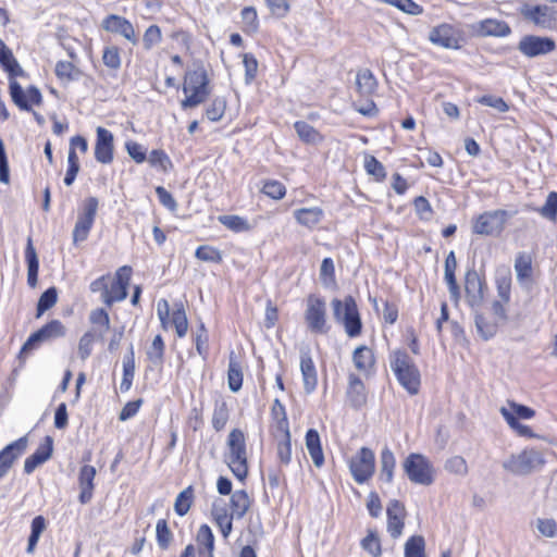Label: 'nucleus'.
<instances>
[{
    "mask_svg": "<svg viewBox=\"0 0 557 557\" xmlns=\"http://www.w3.org/2000/svg\"><path fill=\"white\" fill-rule=\"evenodd\" d=\"M227 450L224 454V461L232 473L240 481L248 474V460L246 437L240 429H233L226 441Z\"/></svg>",
    "mask_w": 557,
    "mask_h": 557,
    "instance_id": "f257e3e1",
    "label": "nucleus"
},
{
    "mask_svg": "<svg viewBox=\"0 0 557 557\" xmlns=\"http://www.w3.org/2000/svg\"><path fill=\"white\" fill-rule=\"evenodd\" d=\"M212 87L207 72H185L183 92L185 98L181 101L183 110L196 108L210 96Z\"/></svg>",
    "mask_w": 557,
    "mask_h": 557,
    "instance_id": "f03ea898",
    "label": "nucleus"
},
{
    "mask_svg": "<svg viewBox=\"0 0 557 557\" xmlns=\"http://www.w3.org/2000/svg\"><path fill=\"white\" fill-rule=\"evenodd\" d=\"M334 320L343 324L349 337H357L362 330V322L358 306L352 296L348 295L343 300L334 298L331 301Z\"/></svg>",
    "mask_w": 557,
    "mask_h": 557,
    "instance_id": "7ed1b4c3",
    "label": "nucleus"
},
{
    "mask_svg": "<svg viewBox=\"0 0 557 557\" xmlns=\"http://www.w3.org/2000/svg\"><path fill=\"white\" fill-rule=\"evenodd\" d=\"M391 368L399 384L410 395H416L420 388V372L410 356L404 351H395L391 357Z\"/></svg>",
    "mask_w": 557,
    "mask_h": 557,
    "instance_id": "20e7f679",
    "label": "nucleus"
},
{
    "mask_svg": "<svg viewBox=\"0 0 557 557\" xmlns=\"http://www.w3.org/2000/svg\"><path fill=\"white\" fill-rule=\"evenodd\" d=\"M545 463L543 454L534 448H527L511 454L503 461V468L513 475H528Z\"/></svg>",
    "mask_w": 557,
    "mask_h": 557,
    "instance_id": "39448f33",
    "label": "nucleus"
},
{
    "mask_svg": "<svg viewBox=\"0 0 557 557\" xmlns=\"http://www.w3.org/2000/svg\"><path fill=\"white\" fill-rule=\"evenodd\" d=\"M304 319L308 330L313 334L325 335L331 330L327 322L326 302L319 295L310 294L307 297Z\"/></svg>",
    "mask_w": 557,
    "mask_h": 557,
    "instance_id": "423d86ee",
    "label": "nucleus"
},
{
    "mask_svg": "<svg viewBox=\"0 0 557 557\" xmlns=\"http://www.w3.org/2000/svg\"><path fill=\"white\" fill-rule=\"evenodd\" d=\"M401 466L410 482L425 486L433 483L434 468L424 455L411 453L405 458Z\"/></svg>",
    "mask_w": 557,
    "mask_h": 557,
    "instance_id": "0eeeda50",
    "label": "nucleus"
},
{
    "mask_svg": "<svg viewBox=\"0 0 557 557\" xmlns=\"http://www.w3.org/2000/svg\"><path fill=\"white\" fill-rule=\"evenodd\" d=\"M516 214L507 210H493L480 214L473 222V233L484 236H498L505 228L507 221Z\"/></svg>",
    "mask_w": 557,
    "mask_h": 557,
    "instance_id": "6e6552de",
    "label": "nucleus"
},
{
    "mask_svg": "<svg viewBox=\"0 0 557 557\" xmlns=\"http://www.w3.org/2000/svg\"><path fill=\"white\" fill-rule=\"evenodd\" d=\"M10 74V96L13 103L22 111H32V106H40L42 103V95L35 86L24 89L13 76L23 75L24 72H9Z\"/></svg>",
    "mask_w": 557,
    "mask_h": 557,
    "instance_id": "1a4fd4ad",
    "label": "nucleus"
},
{
    "mask_svg": "<svg viewBox=\"0 0 557 557\" xmlns=\"http://www.w3.org/2000/svg\"><path fill=\"white\" fill-rule=\"evenodd\" d=\"M349 470L358 484L368 482L375 471V455L372 449L361 447L349 460Z\"/></svg>",
    "mask_w": 557,
    "mask_h": 557,
    "instance_id": "9d476101",
    "label": "nucleus"
},
{
    "mask_svg": "<svg viewBox=\"0 0 557 557\" xmlns=\"http://www.w3.org/2000/svg\"><path fill=\"white\" fill-rule=\"evenodd\" d=\"M520 13L524 20L540 28L554 29L557 26V11L553 7L525 3Z\"/></svg>",
    "mask_w": 557,
    "mask_h": 557,
    "instance_id": "9b49d317",
    "label": "nucleus"
},
{
    "mask_svg": "<svg viewBox=\"0 0 557 557\" xmlns=\"http://www.w3.org/2000/svg\"><path fill=\"white\" fill-rule=\"evenodd\" d=\"M132 268L121 267L116 272L111 285H108L106 295H102V301L111 307L114 302L124 300L127 297V286L129 284Z\"/></svg>",
    "mask_w": 557,
    "mask_h": 557,
    "instance_id": "f8f14e48",
    "label": "nucleus"
},
{
    "mask_svg": "<svg viewBox=\"0 0 557 557\" xmlns=\"http://www.w3.org/2000/svg\"><path fill=\"white\" fill-rule=\"evenodd\" d=\"M429 39L432 44L446 49H459L463 42L461 32L449 24L434 27L429 34Z\"/></svg>",
    "mask_w": 557,
    "mask_h": 557,
    "instance_id": "ddd939ff",
    "label": "nucleus"
},
{
    "mask_svg": "<svg viewBox=\"0 0 557 557\" xmlns=\"http://www.w3.org/2000/svg\"><path fill=\"white\" fill-rule=\"evenodd\" d=\"M65 334V327L59 320H52L45 324L38 331L34 332L22 347V352L35 349L38 344L62 337Z\"/></svg>",
    "mask_w": 557,
    "mask_h": 557,
    "instance_id": "4468645a",
    "label": "nucleus"
},
{
    "mask_svg": "<svg viewBox=\"0 0 557 557\" xmlns=\"http://www.w3.org/2000/svg\"><path fill=\"white\" fill-rule=\"evenodd\" d=\"M485 283L481 280L474 268L468 269L465 274V290L467 302L472 309H480L484 299Z\"/></svg>",
    "mask_w": 557,
    "mask_h": 557,
    "instance_id": "2eb2a0df",
    "label": "nucleus"
},
{
    "mask_svg": "<svg viewBox=\"0 0 557 557\" xmlns=\"http://www.w3.org/2000/svg\"><path fill=\"white\" fill-rule=\"evenodd\" d=\"M101 27L108 33L122 36L134 46L138 44L133 24L121 15L110 14L106 16L101 22Z\"/></svg>",
    "mask_w": 557,
    "mask_h": 557,
    "instance_id": "dca6fc26",
    "label": "nucleus"
},
{
    "mask_svg": "<svg viewBox=\"0 0 557 557\" xmlns=\"http://www.w3.org/2000/svg\"><path fill=\"white\" fill-rule=\"evenodd\" d=\"M114 158V137L109 129L96 128L95 159L102 164H110Z\"/></svg>",
    "mask_w": 557,
    "mask_h": 557,
    "instance_id": "f3484780",
    "label": "nucleus"
},
{
    "mask_svg": "<svg viewBox=\"0 0 557 557\" xmlns=\"http://www.w3.org/2000/svg\"><path fill=\"white\" fill-rule=\"evenodd\" d=\"M27 444V436H22L0 450V479L8 474L14 462L25 453Z\"/></svg>",
    "mask_w": 557,
    "mask_h": 557,
    "instance_id": "a211bd4d",
    "label": "nucleus"
},
{
    "mask_svg": "<svg viewBox=\"0 0 557 557\" xmlns=\"http://www.w3.org/2000/svg\"><path fill=\"white\" fill-rule=\"evenodd\" d=\"M469 32L479 37H506L510 34V27L506 22L495 18H486L470 24Z\"/></svg>",
    "mask_w": 557,
    "mask_h": 557,
    "instance_id": "6ab92c4d",
    "label": "nucleus"
},
{
    "mask_svg": "<svg viewBox=\"0 0 557 557\" xmlns=\"http://www.w3.org/2000/svg\"><path fill=\"white\" fill-rule=\"evenodd\" d=\"M518 49L528 57H537L546 54L555 49V41L547 37L524 36L518 46Z\"/></svg>",
    "mask_w": 557,
    "mask_h": 557,
    "instance_id": "aec40b11",
    "label": "nucleus"
},
{
    "mask_svg": "<svg viewBox=\"0 0 557 557\" xmlns=\"http://www.w3.org/2000/svg\"><path fill=\"white\" fill-rule=\"evenodd\" d=\"M53 451V438L46 436L37 449L24 461V472L30 474L37 467L50 459Z\"/></svg>",
    "mask_w": 557,
    "mask_h": 557,
    "instance_id": "412c9836",
    "label": "nucleus"
},
{
    "mask_svg": "<svg viewBox=\"0 0 557 557\" xmlns=\"http://www.w3.org/2000/svg\"><path fill=\"white\" fill-rule=\"evenodd\" d=\"M300 371L304 389L307 394H311L318 385V373L309 349L300 351Z\"/></svg>",
    "mask_w": 557,
    "mask_h": 557,
    "instance_id": "4be33fe9",
    "label": "nucleus"
},
{
    "mask_svg": "<svg viewBox=\"0 0 557 557\" xmlns=\"http://www.w3.org/2000/svg\"><path fill=\"white\" fill-rule=\"evenodd\" d=\"M347 399L351 407L358 409L367 403V392L363 382L355 373L348 375Z\"/></svg>",
    "mask_w": 557,
    "mask_h": 557,
    "instance_id": "5701e85b",
    "label": "nucleus"
},
{
    "mask_svg": "<svg viewBox=\"0 0 557 557\" xmlns=\"http://www.w3.org/2000/svg\"><path fill=\"white\" fill-rule=\"evenodd\" d=\"M96 476V469L92 466L85 465L79 470L78 483L81 493L78 499L82 504H87L92 498L94 480Z\"/></svg>",
    "mask_w": 557,
    "mask_h": 557,
    "instance_id": "b1692460",
    "label": "nucleus"
},
{
    "mask_svg": "<svg viewBox=\"0 0 557 557\" xmlns=\"http://www.w3.org/2000/svg\"><path fill=\"white\" fill-rule=\"evenodd\" d=\"M211 515H212L215 523L220 528V531H221L223 537L227 539L230 536V534L232 533V530H233L232 521H233V519H235V517H232V513L230 516L227 515V509H226L225 503L222 499L215 500L213 503L212 509H211Z\"/></svg>",
    "mask_w": 557,
    "mask_h": 557,
    "instance_id": "393cba45",
    "label": "nucleus"
},
{
    "mask_svg": "<svg viewBox=\"0 0 557 557\" xmlns=\"http://www.w3.org/2000/svg\"><path fill=\"white\" fill-rule=\"evenodd\" d=\"M352 362L357 370L369 375L375 364V357L371 348L361 345L352 352Z\"/></svg>",
    "mask_w": 557,
    "mask_h": 557,
    "instance_id": "a878e982",
    "label": "nucleus"
},
{
    "mask_svg": "<svg viewBox=\"0 0 557 557\" xmlns=\"http://www.w3.org/2000/svg\"><path fill=\"white\" fill-rule=\"evenodd\" d=\"M306 447L317 468L324 465V454L322 450L321 438L317 430L309 429L306 433Z\"/></svg>",
    "mask_w": 557,
    "mask_h": 557,
    "instance_id": "bb28decb",
    "label": "nucleus"
},
{
    "mask_svg": "<svg viewBox=\"0 0 557 557\" xmlns=\"http://www.w3.org/2000/svg\"><path fill=\"white\" fill-rule=\"evenodd\" d=\"M25 260L27 263V284L34 288L38 282L39 260L30 237L27 238Z\"/></svg>",
    "mask_w": 557,
    "mask_h": 557,
    "instance_id": "cd10ccee",
    "label": "nucleus"
},
{
    "mask_svg": "<svg viewBox=\"0 0 557 557\" xmlns=\"http://www.w3.org/2000/svg\"><path fill=\"white\" fill-rule=\"evenodd\" d=\"M472 310L474 311V323L479 335L484 341L493 338L497 333L499 321L496 318H486L479 309Z\"/></svg>",
    "mask_w": 557,
    "mask_h": 557,
    "instance_id": "c85d7f7f",
    "label": "nucleus"
},
{
    "mask_svg": "<svg viewBox=\"0 0 557 557\" xmlns=\"http://www.w3.org/2000/svg\"><path fill=\"white\" fill-rule=\"evenodd\" d=\"M324 212L319 207L300 208L294 211V218L296 221L308 228H313L323 219Z\"/></svg>",
    "mask_w": 557,
    "mask_h": 557,
    "instance_id": "c756f323",
    "label": "nucleus"
},
{
    "mask_svg": "<svg viewBox=\"0 0 557 557\" xmlns=\"http://www.w3.org/2000/svg\"><path fill=\"white\" fill-rule=\"evenodd\" d=\"M227 384L228 388L236 393L243 386V369L240 362L237 360L234 351L230 354L228 369H227Z\"/></svg>",
    "mask_w": 557,
    "mask_h": 557,
    "instance_id": "7c9ffc66",
    "label": "nucleus"
},
{
    "mask_svg": "<svg viewBox=\"0 0 557 557\" xmlns=\"http://www.w3.org/2000/svg\"><path fill=\"white\" fill-rule=\"evenodd\" d=\"M356 88L361 97H371L377 89V81L372 72H357Z\"/></svg>",
    "mask_w": 557,
    "mask_h": 557,
    "instance_id": "2f4dec72",
    "label": "nucleus"
},
{
    "mask_svg": "<svg viewBox=\"0 0 557 557\" xmlns=\"http://www.w3.org/2000/svg\"><path fill=\"white\" fill-rule=\"evenodd\" d=\"M396 459L393 451L388 447H384L380 456V478L387 483H392L394 479V470Z\"/></svg>",
    "mask_w": 557,
    "mask_h": 557,
    "instance_id": "473e14b6",
    "label": "nucleus"
},
{
    "mask_svg": "<svg viewBox=\"0 0 557 557\" xmlns=\"http://www.w3.org/2000/svg\"><path fill=\"white\" fill-rule=\"evenodd\" d=\"M250 507L248 494L244 490L235 491L231 496V513L235 519H242Z\"/></svg>",
    "mask_w": 557,
    "mask_h": 557,
    "instance_id": "72a5a7b5",
    "label": "nucleus"
},
{
    "mask_svg": "<svg viewBox=\"0 0 557 557\" xmlns=\"http://www.w3.org/2000/svg\"><path fill=\"white\" fill-rule=\"evenodd\" d=\"M135 376V359L133 345L129 347V354L123 359V377L120 384L122 393H126L131 389L133 380Z\"/></svg>",
    "mask_w": 557,
    "mask_h": 557,
    "instance_id": "f704fd0d",
    "label": "nucleus"
},
{
    "mask_svg": "<svg viewBox=\"0 0 557 557\" xmlns=\"http://www.w3.org/2000/svg\"><path fill=\"white\" fill-rule=\"evenodd\" d=\"M47 528V520L44 516H36L30 523V534L26 547L27 554H34L42 532Z\"/></svg>",
    "mask_w": 557,
    "mask_h": 557,
    "instance_id": "c9c22d12",
    "label": "nucleus"
},
{
    "mask_svg": "<svg viewBox=\"0 0 557 557\" xmlns=\"http://www.w3.org/2000/svg\"><path fill=\"white\" fill-rule=\"evenodd\" d=\"M99 201L96 197H88L84 200L82 211L78 213L77 223L92 227Z\"/></svg>",
    "mask_w": 557,
    "mask_h": 557,
    "instance_id": "e433bc0d",
    "label": "nucleus"
},
{
    "mask_svg": "<svg viewBox=\"0 0 557 557\" xmlns=\"http://www.w3.org/2000/svg\"><path fill=\"white\" fill-rule=\"evenodd\" d=\"M218 221L226 228L236 233L248 232L251 228L247 219L235 214L219 215Z\"/></svg>",
    "mask_w": 557,
    "mask_h": 557,
    "instance_id": "4c0bfd02",
    "label": "nucleus"
},
{
    "mask_svg": "<svg viewBox=\"0 0 557 557\" xmlns=\"http://www.w3.org/2000/svg\"><path fill=\"white\" fill-rule=\"evenodd\" d=\"M89 321L95 325L94 329L97 330L98 338L103 339L104 333L110 327V318L108 312L102 308L95 309L89 314Z\"/></svg>",
    "mask_w": 557,
    "mask_h": 557,
    "instance_id": "58836bf2",
    "label": "nucleus"
},
{
    "mask_svg": "<svg viewBox=\"0 0 557 557\" xmlns=\"http://www.w3.org/2000/svg\"><path fill=\"white\" fill-rule=\"evenodd\" d=\"M165 345L161 335L154 336L151 345L148 347L146 355L151 364L159 367L164 360Z\"/></svg>",
    "mask_w": 557,
    "mask_h": 557,
    "instance_id": "ea45409f",
    "label": "nucleus"
},
{
    "mask_svg": "<svg viewBox=\"0 0 557 557\" xmlns=\"http://www.w3.org/2000/svg\"><path fill=\"white\" fill-rule=\"evenodd\" d=\"M405 557H426L425 540L421 535L410 536L404 547Z\"/></svg>",
    "mask_w": 557,
    "mask_h": 557,
    "instance_id": "a19ab883",
    "label": "nucleus"
},
{
    "mask_svg": "<svg viewBox=\"0 0 557 557\" xmlns=\"http://www.w3.org/2000/svg\"><path fill=\"white\" fill-rule=\"evenodd\" d=\"M171 323L174 325L178 337H184L187 334L188 321L183 304H175V309L171 317Z\"/></svg>",
    "mask_w": 557,
    "mask_h": 557,
    "instance_id": "79ce46f5",
    "label": "nucleus"
},
{
    "mask_svg": "<svg viewBox=\"0 0 557 557\" xmlns=\"http://www.w3.org/2000/svg\"><path fill=\"white\" fill-rule=\"evenodd\" d=\"M193 498H194V488H193V486H187L185 490H183L176 496V499L174 503L175 512L181 517L185 516L190 509Z\"/></svg>",
    "mask_w": 557,
    "mask_h": 557,
    "instance_id": "37998d69",
    "label": "nucleus"
},
{
    "mask_svg": "<svg viewBox=\"0 0 557 557\" xmlns=\"http://www.w3.org/2000/svg\"><path fill=\"white\" fill-rule=\"evenodd\" d=\"M156 539L158 546L165 550L173 541V533L170 530L165 519H159L156 525Z\"/></svg>",
    "mask_w": 557,
    "mask_h": 557,
    "instance_id": "c03bdc74",
    "label": "nucleus"
},
{
    "mask_svg": "<svg viewBox=\"0 0 557 557\" xmlns=\"http://www.w3.org/2000/svg\"><path fill=\"white\" fill-rule=\"evenodd\" d=\"M320 280L324 287L335 286V267L332 258H324L320 268Z\"/></svg>",
    "mask_w": 557,
    "mask_h": 557,
    "instance_id": "a18cd8bd",
    "label": "nucleus"
},
{
    "mask_svg": "<svg viewBox=\"0 0 557 557\" xmlns=\"http://www.w3.org/2000/svg\"><path fill=\"white\" fill-rule=\"evenodd\" d=\"M534 210L539 212L543 218L555 222L557 220V193L550 191L544 206Z\"/></svg>",
    "mask_w": 557,
    "mask_h": 557,
    "instance_id": "49530a36",
    "label": "nucleus"
},
{
    "mask_svg": "<svg viewBox=\"0 0 557 557\" xmlns=\"http://www.w3.org/2000/svg\"><path fill=\"white\" fill-rule=\"evenodd\" d=\"M515 270L519 281L530 277L532 273L531 257L525 252L519 253L515 260Z\"/></svg>",
    "mask_w": 557,
    "mask_h": 557,
    "instance_id": "de8ad7c7",
    "label": "nucleus"
},
{
    "mask_svg": "<svg viewBox=\"0 0 557 557\" xmlns=\"http://www.w3.org/2000/svg\"><path fill=\"white\" fill-rule=\"evenodd\" d=\"M228 420V408L225 401L215 403L212 414V426L219 432L224 429Z\"/></svg>",
    "mask_w": 557,
    "mask_h": 557,
    "instance_id": "09e8293b",
    "label": "nucleus"
},
{
    "mask_svg": "<svg viewBox=\"0 0 557 557\" xmlns=\"http://www.w3.org/2000/svg\"><path fill=\"white\" fill-rule=\"evenodd\" d=\"M98 338L97 330L92 329L87 331L78 342V356L82 360H86L92 351V344Z\"/></svg>",
    "mask_w": 557,
    "mask_h": 557,
    "instance_id": "8fccbe9b",
    "label": "nucleus"
},
{
    "mask_svg": "<svg viewBox=\"0 0 557 557\" xmlns=\"http://www.w3.org/2000/svg\"><path fill=\"white\" fill-rule=\"evenodd\" d=\"M500 413L508 423V425L512 430L517 431L519 435L527 437L534 436L531 429L528 425L521 424L509 409H507L506 407H502Z\"/></svg>",
    "mask_w": 557,
    "mask_h": 557,
    "instance_id": "3c124183",
    "label": "nucleus"
},
{
    "mask_svg": "<svg viewBox=\"0 0 557 557\" xmlns=\"http://www.w3.org/2000/svg\"><path fill=\"white\" fill-rule=\"evenodd\" d=\"M226 109V101L223 97H215L206 109V116L211 122L220 121Z\"/></svg>",
    "mask_w": 557,
    "mask_h": 557,
    "instance_id": "603ef678",
    "label": "nucleus"
},
{
    "mask_svg": "<svg viewBox=\"0 0 557 557\" xmlns=\"http://www.w3.org/2000/svg\"><path fill=\"white\" fill-rule=\"evenodd\" d=\"M195 257L205 262L221 263L223 258L218 248L209 245L199 246L196 249Z\"/></svg>",
    "mask_w": 557,
    "mask_h": 557,
    "instance_id": "864d4df0",
    "label": "nucleus"
},
{
    "mask_svg": "<svg viewBox=\"0 0 557 557\" xmlns=\"http://www.w3.org/2000/svg\"><path fill=\"white\" fill-rule=\"evenodd\" d=\"M294 127L299 138L305 143L313 144L319 139L317 129L305 121H297Z\"/></svg>",
    "mask_w": 557,
    "mask_h": 557,
    "instance_id": "5fc2aeb1",
    "label": "nucleus"
},
{
    "mask_svg": "<svg viewBox=\"0 0 557 557\" xmlns=\"http://www.w3.org/2000/svg\"><path fill=\"white\" fill-rule=\"evenodd\" d=\"M196 541L198 549L214 550V535L208 524H202L198 529Z\"/></svg>",
    "mask_w": 557,
    "mask_h": 557,
    "instance_id": "6e6d98bb",
    "label": "nucleus"
},
{
    "mask_svg": "<svg viewBox=\"0 0 557 557\" xmlns=\"http://www.w3.org/2000/svg\"><path fill=\"white\" fill-rule=\"evenodd\" d=\"M364 169L369 175L374 176L379 182L384 181L386 177L384 165L373 156H366Z\"/></svg>",
    "mask_w": 557,
    "mask_h": 557,
    "instance_id": "4d7b16f0",
    "label": "nucleus"
},
{
    "mask_svg": "<svg viewBox=\"0 0 557 557\" xmlns=\"http://www.w3.org/2000/svg\"><path fill=\"white\" fill-rule=\"evenodd\" d=\"M58 300V293L55 287H49L39 297L37 304V317H40L44 312L49 310L55 305Z\"/></svg>",
    "mask_w": 557,
    "mask_h": 557,
    "instance_id": "13d9d810",
    "label": "nucleus"
},
{
    "mask_svg": "<svg viewBox=\"0 0 557 557\" xmlns=\"http://www.w3.org/2000/svg\"><path fill=\"white\" fill-rule=\"evenodd\" d=\"M208 342L209 336L207 329L203 323H200L198 330L194 334V343L198 355L201 356L202 359H207L208 356Z\"/></svg>",
    "mask_w": 557,
    "mask_h": 557,
    "instance_id": "bf43d9fd",
    "label": "nucleus"
},
{
    "mask_svg": "<svg viewBox=\"0 0 557 557\" xmlns=\"http://www.w3.org/2000/svg\"><path fill=\"white\" fill-rule=\"evenodd\" d=\"M497 294L498 297L504 301L510 300V288H511V275L509 271H505L499 274L496 278Z\"/></svg>",
    "mask_w": 557,
    "mask_h": 557,
    "instance_id": "052dcab7",
    "label": "nucleus"
},
{
    "mask_svg": "<svg viewBox=\"0 0 557 557\" xmlns=\"http://www.w3.org/2000/svg\"><path fill=\"white\" fill-rule=\"evenodd\" d=\"M162 33L158 25H150L144 33L143 46L144 49L150 50L161 42Z\"/></svg>",
    "mask_w": 557,
    "mask_h": 557,
    "instance_id": "680f3d73",
    "label": "nucleus"
},
{
    "mask_svg": "<svg viewBox=\"0 0 557 557\" xmlns=\"http://www.w3.org/2000/svg\"><path fill=\"white\" fill-rule=\"evenodd\" d=\"M243 21V29L246 33H253L258 28V15L257 11L252 7H246L243 9L242 13Z\"/></svg>",
    "mask_w": 557,
    "mask_h": 557,
    "instance_id": "e2e57ef3",
    "label": "nucleus"
},
{
    "mask_svg": "<svg viewBox=\"0 0 557 557\" xmlns=\"http://www.w3.org/2000/svg\"><path fill=\"white\" fill-rule=\"evenodd\" d=\"M276 456L282 466H288L292 462V442L290 438H281L276 441Z\"/></svg>",
    "mask_w": 557,
    "mask_h": 557,
    "instance_id": "0e129e2a",
    "label": "nucleus"
},
{
    "mask_svg": "<svg viewBox=\"0 0 557 557\" xmlns=\"http://www.w3.org/2000/svg\"><path fill=\"white\" fill-rule=\"evenodd\" d=\"M475 101L483 106L491 107L500 113H505L509 110V106L506 103V101L497 96L483 95L481 97H478Z\"/></svg>",
    "mask_w": 557,
    "mask_h": 557,
    "instance_id": "69168bd1",
    "label": "nucleus"
},
{
    "mask_svg": "<svg viewBox=\"0 0 557 557\" xmlns=\"http://www.w3.org/2000/svg\"><path fill=\"white\" fill-rule=\"evenodd\" d=\"M361 547L373 557H379L382 554L380 540L373 531H369L368 535L361 541Z\"/></svg>",
    "mask_w": 557,
    "mask_h": 557,
    "instance_id": "338daca9",
    "label": "nucleus"
},
{
    "mask_svg": "<svg viewBox=\"0 0 557 557\" xmlns=\"http://www.w3.org/2000/svg\"><path fill=\"white\" fill-rule=\"evenodd\" d=\"M125 149L128 156L138 164L145 162L147 160V150L146 148L134 140H128L125 143Z\"/></svg>",
    "mask_w": 557,
    "mask_h": 557,
    "instance_id": "774afa93",
    "label": "nucleus"
}]
</instances>
